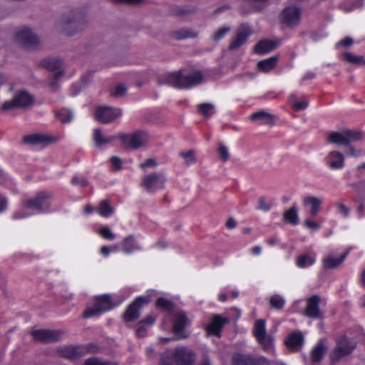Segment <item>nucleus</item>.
<instances>
[{
    "label": "nucleus",
    "instance_id": "30",
    "mask_svg": "<svg viewBox=\"0 0 365 365\" xmlns=\"http://www.w3.org/2000/svg\"><path fill=\"white\" fill-rule=\"evenodd\" d=\"M95 304L101 309L103 313L113 308L112 301L108 294L98 296L95 299Z\"/></svg>",
    "mask_w": 365,
    "mask_h": 365
},
{
    "label": "nucleus",
    "instance_id": "13",
    "mask_svg": "<svg viewBox=\"0 0 365 365\" xmlns=\"http://www.w3.org/2000/svg\"><path fill=\"white\" fill-rule=\"evenodd\" d=\"M282 21L289 27L299 25L301 19V10L296 6L286 7L282 12Z\"/></svg>",
    "mask_w": 365,
    "mask_h": 365
},
{
    "label": "nucleus",
    "instance_id": "59",
    "mask_svg": "<svg viewBox=\"0 0 365 365\" xmlns=\"http://www.w3.org/2000/svg\"><path fill=\"white\" fill-rule=\"evenodd\" d=\"M71 183L76 186H80L81 187H84L88 185V182L86 178H78L74 176L71 179Z\"/></svg>",
    "mask_w": 365,
    "mask_h": 365
},
{
    "label": "nucleus",
    "instance_id": "44",
    "mask_svg": "<svg viewBox=\"0 0 365 365\" xmlns=\"http://www.w3.org/2000/svg\"><path fill=\"white\" fill-rule=\"evenodd\" d=\"M346 138L351 142L361 141L364 138V133L359 130H345Z\"/></svg>",
    "mask_w": 365,
    "mask_h": 365
},
{
    "label": "nucleus",
    "instance_id": "53",
    "mask_svg": "<svg viewBox=\"0 0 365 365\" xmlns=\"http://www.w3.org/2000/svg\"><path fill=\"white\" fill-rule=\"evenodd\" d=\"M304 224L307 228L313 231L319 230L321 228V223L309 218L304 220Z\"/></svg>",
    "mask_w": 365,
    "mask_h": 365
},
{
    "label": "nucleus",
    "instance_id": "49",
    "mask_svg": "<svg viewBox=\"0 0 365 365\" xmlns=\"http://www.w3.org/2000/svg\"><path fill=\"white\" fill-rule=\"evenodd\" d=\"M233 365H250L253 359L245 355H236L232 358Z\"/></svg>",
    "mask_w": 365,
    "mask_h": 365
},
{
    "label": "nucleus",
    "instance_id": "6",
    "mask_svg": "<svg viewBox=\"0 0 365 365\" xmlns=\"http://www.w3.org/2000/svg\"><path fill=\"white\" fill-rule=\"evenodd\" d=\"M119 138L124 147L137 150L148 143L150 136L147 132L138 130L131 133L120 134Z\"/></svg>",
    "mask_w": 365,
    "mask_h": 365
},
{
    "label": "nucleus",
    "instance_id": "38",
    "mask_svg": "<svg viewBox=\"0 0 365 365\" xmlns=\"http://www.w3.org/2000/svg\"><path fill=\"white\" fill-rule=\"evenodd\" d=\"M342 56L346 61L351 64L362 65L365 63L364 58L362 56H355L350 52H344Z\"/></svg>",
    "mask_w": 365,
    "mask_h": 365
},
{
    "label": "nucleus",
    "instance_id": "56",
    "mask_svg": "<svg viewBox=\"0 0 365 365\" xmlns=\"http://www.w3.org/2000/svg\"><path fill=\"white\" fill-rule=\"evenodd\" d=\"M336 207L338 210V212L341 215V217L346 218L349 216L350 210L342 202H337Z\"/></svg>",
    "mask_w": 365,
    "mask_h": 365
},
{
    "label": "nucleus",
    "instance_id": "40",
    "mask_svg": "<svg viewBox=\"0 0 365 365\" xmlns=\"http://www.w3.org/2000/svg\"><path fill=\"white\" fill-rule=\"evenodd\" d=\"M284 220L292 224L297 225L298 223L297 210L295 207H292L284 213Z\"/></svg>",
    "mask_w": 365,
    "mask_h": 365
},
{
    "label": "nucleus",
    "instance_id": "39",
    "mask_svg": "<svg viewBox=\"0 0 365 365\" xmlns=\"http://www.w3.org/2000/svg\"><path fill=\"white\" fill-rule=\"evenodd\" d=\"M97 212L101 216L107 217L113 212V209L110 207L108 200H103L100 202Z\"/></svg>",
    "mask_w": 365,
    "mask_h": 365
},
{
    "label": "nucleus",
    "instance_id": "3",
    "mask_svg": "<svg viewBox=\"0 0 365 365\" xmlns=\"http://www.w3.org/2000/svg\"><path fill=\"white\" fill-rule=\"evenodd\" d=\"M195 353L186 347H177L173 351H165L161 356L160 365H192L195 361Z\"/></svg>",
    "mask_w": 365,
    "mask_h": 365
},
{
    "label": "nucleus",
    "instance_id": "10",
    "mask_svg": "<svg viewBox=\"0 0 365 365\" xmlns=\"http://www.w3.org/2000/svg\"><path fill=\"white\" fill-rule=\"evenodd\" d=\"M251 34V28L247 24H241L236 29L235 36L230 39L228 49L230 51L237 50L242 45L246 43Z\"/></svg>",
    "mask_w": 365,
    "mask_h": 365
},
{
    "label": "nucleus",
    "instance_id": "47",
    "mask_svg": "<svg viewBox=\"0 0 365 365\" xmlns=\"http://www.w3.org/2000/svg\"><path fill=\"white\" fill-rule=\"evenodd\" d=\"M198 111L206 117H210L215 113V106L212 103H202L198 106Z\"/></svg>",
    "mask_w": 365,
    "mask_h": 365
},
{
    "label": "nucleus",
    "instance_id": "31",
    "mask_svg": "<svg viewBox=\"0 0 365 365\" xmlns=\"http://www.w3.org/2000/svg\"><path fill=\"white\" fill-rule=\"evenodd\" d=\"M316 262L314 256L309 254H302L297 257L296 265L301 269L308 267L314 264Z\"/></svg>",
    "mask_w": 365,
    "mask_h": 365
},
{
    "label": "nucleus",
    "instance_id": "36",
    "mask_svg": "<svg viewBox=\"0 0 365 365\" xmlns=\"http://www.w3.org/2000/svg\"><path fill=\"white\" fill-rule=\"evenodd\" d=\"M173 37L177 40H182L188 38H196L197 33L189 29H182L173 33Z\"/></svg>",
    "mask_w": 365,
    "mask_h": 365
},
{
    "label": "nucleus",
    "instance_id": "33",
    "mask_svg": "<svg viewBox=\"0 0 365 365\" xmlns=\"http://www.w3.org/2000/svg\"><path fill=\"white\" fill-rule=\"evenodd\" d=\"M116 138L115 136L105 137L103 135L100 128L94 129L93 140L97 146H101L105 144L111 143Z\"/></svg>",
    "mask_w": 365,
    "mask_h": 365
},
{
    "label": "nucleus",
    "instance_id": "8",
    "mask_svg": "<svg viewBox=\"0 0 365 365\" xmlns=\"http://www.w3.org/2000/svg\"><path fill=\"white\" fill-rule=\"evenodd\" d=\"M165 180V177L163 173H153L143 178L141 185L148 192L154 193L164 187Z\"/></svg>",
    "mask_w": 365,
    "mask_h": 365
},
{
    "label": "nucleus",
    "instance_id": "57",
    "mask_svg": "<svg viewBox=\"0 0 365 365\" xmlns=\"http://www.w3.org/2000/svg\"><path fill=\"white\" fill-rule=\"evenodd\" d=\"M272 205L266 202L264 197H260L258 200V205L257 209L267 212L271 209Z\"/></svg>",
    "mask_w": 365,
    "mask_h": 365
},
{
    "label": "nucleus",
    "instance_id": "63",
    "mask_svg": "<svg viewBox=\"0 0 365 365\" xmlns=\"http://www.w3.org/2000/svg\"><path fill=\"white\" fill-rule=\"evenodd\" d=\"M346 154L349 156L358 157L361 155V152L360 150H356L353 146L349 145Z\"/></svg>",
    "mask_w": 365,
    "mask_h": 365
},
{
    "label": "nucleus",
    "instance_id": "60",
    "mask_svg": "<svg viewBox=\"0 0 365 365\" xmlns=\"http://www.w3.org/2000/svg\"><path fill=\"white\" fill-rule=\"evenodd\" d=\"M32 214L25 210H21L14 212L12 219L14 220H22L30 217Z\"/></svg>",
    "mask_w": 365,
    "mask_h": 365
},
{
    "label": "nucleus",
    "instance_id": "15",
    "mask_svg": "<svg viewBox=\"0 0 365 365\" xmlns=\"http://www.w3.org/2000/svg\"><path fill=\"white\" fill-rule=\"evenodd\" d=\"M229 322L230 320L227 317H222L219 314H213L210 323L206 325L205 329L209 334L220 337L222 328Z\"/></svg>",
    "mask_w": 365,
    "mask_h": 365
},
{
    "label": "nucleus",
    "instance_id": "61",
    "mask_svg": "<svg viewBox=\"0 0 365 365\" xmlns=\"http://www.w3.org/2000/svg\"><path fill=\"white\" fill-rule=\"evenodd\" d=\"M354 42V39L351 37L347 36L344 39L340 40L335 44L336 48H338L341 46L343 47H349L352 45Z\"/></svg>",
    "mask_w": 365,
    "mask_h": 365
},
{
    "label": "nucleus",
    "instance_id": "9",
    "mask_svg": "<svg viewBox=\"0 0 365 365\" xmlns=\"http://www.w3.org/2000/svg\"><path fill=\"white\" fill-rule=\"evenodd\" d=\"M16 41L27 49H34L39 45V39L31 29L23 28L18 31L16 34Z\"/></svg>",
    "mask_w": 365,
    "mask_h": 365
},
{
    "label": "nucleus",
    "instance_id": "45",
    "mask_svg": "<svg viewBox=\"0 0 365 365\" xmlns=\"http://www.w3.org/2000/svg\"><path fill=\"white\" fill-rule=\"evenodd\" d=\"M231 31L230 26H224L217 29L212 36V40L217 42L222 39Z\"/></svg>",
    "mask_w": 365,
    "mask_h": 365
},
{
    "label": "nucleus",
    "instance_id": "54",
    "mask_svg": "<svg viewBox=\"0 0 365 365\" xmlns=\"http://www.w3.org/2000/svg\"><path fill=\"white\" fill-rule=\"evenodd\" d=\"M127 91V87L123 84L116 86L114 90L111 92V95L114 97L123 96Z\"/></svg>",
    "mask_w": 365,
    "mask_h": 365
},
{
    "label": "nucleus",
    "instance_id": "19",
    "mask_svg": "<svg viewBox=\"0 0 365 365\" xmlns=\"http://www.w3.org/2000/svg\"><path fill=\"white\" fill-rule=\"evenodd\" d=\"M326 164L331 170L342 169L344 166V156L338 151H331L327 156Z\"/></svg>",
    "mask_w": 365,
    "mask_h": 365
},
{
    "label": "nucleus",
    "instance_id": "35",
    "mask_svg": "<svg viewBox=\"0 0 365 365\" xmlns=\"http://www.w3.org/2000/svg\"><path fill=\"white\" fill-rule=\"evenodd\" d=\"M252 334L256 339H259L262 336L267 334L266 322L264 319H258L255 322Z\"/></svg>",
    "mask_w": 365,
    "mask_h": 365
},
{
    "label": "nucleus",
    "instance_id": "4",
    "mask_svg": "<svg viewBox=\"0 0 365 365\" xmlns=\"http://www.w3.org/2000/svg\"><path fill=\"white\" fill-rule=\"evenodd\" d=\"M61 24L63 31L68 36H73L85 28L86 20L82 12L76 11L71 16L63 19Z\"/></svg>",
    "mask_w": 365,
    "mask_h": 365
},
{
    "label": "nucleus",
    "instance_id": "20",
    "mask_svg": "<svg viewBox=\"0 0 365 365\" xmlns=\"http://www.w3.org/2000/svg\"><path fill=\"white\" fill-rule=\"evenodd\" d=\"M304 336L301 331L290 333L284 341L286 346L293 351L299 350L304 345Z\"/></svg>",
    "mask_w": 365,
    "mask_h": 365
},
{
    "label": "nucleus",
    "instance_id": "41",
    "mask_svg": "<svg viewBox=\"0 0 365 365\" xmlns=\"http://www.w3.org/2000/svg\"><path fill=\"white\" fill-rule=\"evenodd\" d=\"M289 102L293 109L296 111L305 110L309 106V103L307 101H297V96L294 94L290 95Z\"/></svg>",
    "mask_w": 365,
    "mask_h": 365
},
{
    "label": "nucleus",
    "instance_id": "42",
    "mask_svg": "<svg viewBox=\"0 0 365 365\" xmlns=\"http://www.w3.org/2000/svg\"><path fill=\"white\" fill-rule=\"evenodd\" d=\"M286 303L284 297L279 294H274L269 298V304L272 308L275 309H282Z\"/></svg>",
    "mask_w": 365,
    "mask_h": 365
},
{
    "label": "nucleus",
    "instance_id": "5",
    "mask_svg": "<svg viewBox=\"0 0 365 365\" xmlns=\"http://www.w3.org/2000/svg\"><path fill=\"white\" fill-rule=\"evenodd\" d=\"M99 349L96 344H88L79 346H66L57 349L59 356L69 359H76L87 353H95Z\"/></svg>",
    "mask_w": 365,
    "mask_h": 365
},
{
    "label": "nucleus",
    "instance_id": "48",
    "mask_svg": "<svg viewBox=\"0 0 365 365\" xmlns=\"http://www.w3.org/2000/svg\"><path fill=\"white\" fill-rule=\"evenodd\" d=\"M361 0H347L341 5L342 9L346 12H350L357 8L361 7Z\"/></svg>",
    "mask_w": 365,
    "mask_h": 365
},
{
    "label": "nucleus",
    "instance_id": "52",
    "mask_svg": "<svg viewBox=\"0 0 365 365\" xmlns=\"http://www.w3.org/2000/svg\"><path fill=\"white\" fill-rule=\"evenodd\" d=\"M180 155L185 160L187 165H191L195 163V158L194 155V152L192 150H189L187 152H182L180 153Z\"/></svg>",
    "mask_w": 365,
    "mask_h": 365
},
{
    "label": "nucleus",
    "instance_id": "21",
    "mask_svg": "<svg viewBox=\"0 0 365 365\" xmlns=\"http://www.w3.org/2000/svg\"><path fill=\"white\" fill-rule=\"evenodd\" d=\"M56 140V138L43 134H33L25 136L24 138V142L30 145L48 144Z\"/></svg>",
    "mask_w": 365,
    "mask_h": 365
},
{
    "label": "nucleus",
    "instance_id": "11",
    "mask_svg": "<svg viewBox=\"0 0 365 365\" xmlns=\"http://www.w3.org/2000/svg\"><path fill=\"white\" fill-rule=\"evenodd\" d=\"M122 115L120 108L110 106H100L95 113V118L100 123H109Z\"/></svg>",
    "mask_w": 365,
    "mask_h": 365
},
{
    "label": "nucleus",
    "instance_id": "18",
    "mask_svg": "<svg viewBox=\"0 0 365 365\" xmlns=\"http://www.w3.org/2000/svg\"><path fill=\"white\" fill-rule=\"evenodd\" d=\"M354 344H350L348 340L342 341L331 354V360L332 362L338 361L341 357L349 354L354 349Z\"/></svg>",
    "mask_w": 365,
    "mask_h": 365
},
{
    "label": "nucleus",
    "instance_id": "64",
    "mask_svg": "<svg viewBox=\"0 0 365 365\" xmlns=\"http://www.w3.org/2000/svg\"><path fill=\"white\" fill-rule=\"evenodd\" d=\"M110 161H111L112 165L114 168H115L116 170L121 169L122 161H121L120 158H119L116 156H113L111 158Z\"/></svg>",
    "mask_w": 365,
    "mask_h": 365
},
{
    "label": "nucleus",
    "instance_id": "34",
    "mask_svg": "<svg viewBox=\"0 0 365 365\" xmlns=\"http://www.w3.org/2000/svg\"><path fill=\"white\" fill-rule=\"evenodd\" d=\"M135 238L133 236L125 237L122 242V251L125 254H130L133 251L138 250Z\"/></svg>",
    "mask_w": 365,
    "mask_h": 365
},
{
    "label": "nucleus",
    "instance_id": "24",
    "mask_svg": "<svg viewBox=\"0 0 365 365\" xmlns=\"http://www.w3.org/2000/svg\"><path fill=\"white\" fill-rule=\"evenodd\" d=\"M250 118L259 125H271L274 122V115L263 110L252 113Z\"/></svg>",
    "mask_w": 365,
    "mask_h": 365
},
{
    "label": "nucleus",
    "instance_id": "32",
    "mask_svg": "<svg viewBox=\"0 0 365 365\" xmlns=\"http://www.w3.org/2000/svg\"><path fill=\"white\" fill-rule=\"evenodd\" d=\"M256 340L265 351L271 353L274 351V339L271 334H267Z\"/></svg>",
    "mask_w": 365,
    "mask_h": 365
},
{
    "label": "nucleus",
    "instance_id": "50",
    "mask_svg": "<svg viewBox=\"0 0 365 365\" xmlns=\"http://www.w3.org/2000/svg\"><path fill=\"white\" fill-rule=\"evenodd\" d=\"M103 314L101 309L95 304L93 307H87L83 312L84 318L98 317Z\"/></svg>",
    "mask_w": 365,
    "mask_h": 365
},
{
    "label": "nucleus",
    "instance_id": "43",
    "mask_svg": "<svg viewBox=\"0 0 365 365\" xmlns=\"http://www.w3.org/2000/svg\"><path fill=\"white\" fill-rule=\"evenodd\" d=\"M56 118L62 123H69L73 119V113L68 109H61L56 113Z\"/></svg>",
    "mask_w": 365,
    "mask_h": 365
},
{
    "label": "nucleus",
    "instance_id": "23",
    "mask_svg": "<svg viewBox=\"0 0 365 365\" xmlns=\"http://www.w3.org/2000/svg\"><path fill=\"white\" fill-rule=\"evenodd\" d=\"M322 200L317 197L307 196L303 199V205L310 207L309 213L312 217H316L320 211Z\"/></svg>",
    "mask_w": 365,
    "mask_h": 365
},
{
    "label": "nucleus",
    "instance_id": "29",
    "mask_svg": "<svg viewBox=\"0 0 365 365\" xmlns=\"http://www.w3.org/2000/svg\"><path fill=\"white\" fill-rule=\"evenodd\" d=\"M346 256V253L341 255L339 257L333 255H328L323 259V264L325 269H334L342 263Z\"/></svg>",
    "mask_w": 365,
    "mask_h": 365
},
{
    "label": "nucleus",
    "instance_id": "27",
    "mask_svg": "<svg viewBox=\"0 0 365 365\" xmlns=\"http://www.w3.org/2000/svg\"><path fill=\"white\" fill-rule=\"evenodd\" d=\"M328 141L336 145H349L350 140L345 135V130L342 133L331 132L328 135Z\"/></svg>",
    "mask_w": 365,
    "mask_h": 365
},
{
    "label": "nucleus",
    "instance_id": "14",
    "mask_svg": "<svg viewBox=\"0 0 365 365\" xmlns=\"http://www.w3.org/2000/svg\"><path fill=\"white\" fill-rule=\"evenodd\" d=\"M31 334L36 341L51 343L60 340L63 336V332L60 330L37 329L33 331Z\"/></svg>",
    "mask_w": 365,
    "mask_h": 365
},
{
    "label": "nucleus",
    "instance_id": "26",
    "mask_svg": "<svg viewBox=\"0 0 365 365\" xmlns=\"http://www.w3.org/2000/svg\"><path fill=\"white\" fill-rule=\"evenodd\" d=\"M278 57L272 56L267 59L260 61L257 63V69L263 73H268L274 69L277 64Z\"/></svg>",
    "mask_w": 365,
    "mask_h": 365
},
{
    "label": "nucleus",
    "instance_id": "51",
    "mask_svg": "<svg viewBox=\"0 0 365 365\" xmlns=\"http://www.w3.org/2000/svg\"><path fill=\"white\" fill-rule=\"evenodd\" d=\"M84 365H118L116 363H112L107 361H103L97 357H91L87 359Z\"/></svg>",
    "mask_w": 365,
    "mask_h": 365
},
{
    "label": "nucleus",
    "instance_id": "1",
    "mask_svg": "<svg viewBox=\"0 0 365 365\" xmlns=\"http://www.w3.org/2000/svg\"><path fill=\"white\" fill-rule=\"evenodd\" d=\"M203 75L200 71L187 68L168 73L165 77V81L168 85L173 88L187 89L199 85L203 81Z\"/></svg>",
    "mask_w": 365,
    "mask_h": 365
},
{
    "label": "nucleus",
    "instance_id": "12",
    "mask_svg": "<svg viewBox=\"0 0 365 365\" xmlns=\"http://www.w3.org/2000/svg\"><path fill=\"white\" fill-rule=\"evenodd\" d=\"M150 297L148 296H140L135 299L132 302L125 312L124 313V320L125 322H133L140 315V308L145 304L150 302Z\"/></svg>",
    "mask_w": 365,
    "mask_h": 365
},
{
    "label": "nucleus",
    "instance_id": "37",
    "mask_svg": "<svg viewBox=\"0 0 365 365\" xmlns=\"http://www.w3.org/2000/svg\"><path fill=\"white\" fill-rule=\"evenodd\" d=\"M41 65L48 70L54 71L58 70L61 67L62 61L56 58H48L41 61Z\"/></svg>",
    "mask_w": 365,
    "mask_h": 365
},
{
    "label": "nucleus",
    "instance_id": "25",
    "mask_svg": "<svg viewBox=\"0 0 365 365\" xmlns=\"http://www.w3.org/2000/svg\"><path fill=\"white\" fill-rule=\"evenodd\" d=\"M277 47L274 41L271 40H262L259 41L254 48V51L257 54H264L270 52Z\"/></svg>",
    "mask_w": 365,
    "mask_h": 365
},
{
    "label": "nucleus",
    "instance_id": "55",
    "mask_svg": "<svg viewBox=\"0 0 365 365\" xmlns=\"http://www.w3.org/2000/svg\"><path fill=\"white\" fill-rule=\"evenodd\" d=\"M99 233L102 237H103L106 240H113L115 237V234L113 233L112 231L110 230V229L108 227L101 228L99 231Z\"/></svg>",
    "mask_w": 365,
    "mask_h": 365
},
{
    "label": "nucleus",
    "instance_id": "22",
    "mask_svg": "<svg viewBox=\"0 0 365 365\" xmlns=\"http://www.w3.org/2000/svg\"><path fill=\"white\" fill-rule=\"evenodd\" d=\"M327 347L323 341H319L312 349L310 353L311 361L313 364L319 363L327 352Z\"/></svg>",
    "mask_w": 365,
    "mask_h": 365
},
{
    "label": "nucleus",
    "instance_id": "46",
    "mask_svg": "<svg viewBox=\"0 0 365 365\" xmlns=\"http://www.w3.org/2000/svg\"><path fill=\"white\" fill-rule=\"evenodd\" d=\"M155 305L158 308L165 311H171L174 307V304L172 301L164 297L158 298L156 301Z\"/></svg>",
    "mask_w": 365,
    "mask_h": 365
},
{
    "label": "nucleus",
    "instance_id": "62",
    "mask_svg": "<svg viewBox=\"0 0 365 365\" xmlns=\"http://www.w3.org/2000/svg\"><path fill=\"white\" fill-rule=\"evenodd\" d=\"M147 329L143 324H140L136 329V335L138 337H144L146 335Z\"/></svg>",
    "mask_w": 365,
    "mask_h": 365
},
{
    "label": "nucleus",
    "instance_id": "58",
    "mask_svg": "<svg viewBox=\"0 0 365 365\" xmlns=\"http://www.w3.org/2000/svg\"><path fill=\"white\" fill-rule=\"evenodd\" d=\"M218 153L223 162H226L229 159L230 153L228 148L226 146L220 145L218 148Z\"/></svg>",
    "mask_w": 365,
    "mask_h": 365
},
{
    "label": "nucleus",
    "instance_id": "16",
    "mask_svg": "<svg viewBox=\"0 0 365 365\" xmlns=\"http://www.w3.org/2000/svg\"><path fill=\"white\" fill-rule=\"evenodd\" d=\"M320 298L317 295L309 297L307 301L304 314L312 319H321L323 313L319 309Z\"/></svg>",
    "mask_w": 365,
    "mask_h": 365
},
{
    "label": "nucleus",
    "instance_id": "17",
    "mask_svg": "<svg viewBox=\"0 0 365 365\" xmlns=\"http://www.w3.org/2000/svg\"><path fill=\"white\" fill-rule=\"evenodd\" d=\"M173 331L174 333L179 336V338H185L184 331L186 326L189 324V320L184 312H178L173 317Z\"/></svg>",
    "mask_w": 365,
    "mask_h": 365
},
{
    "label": "nucleus",
    "instance_id": "28",
    "mask_svg": "<svg viewBox=\"0 0 365 365\" xmlns=\"http://www.w3.org/2000/svg\"><path fill=\"white\" fill-rule=\"evenodd\" d=\"M196 11V8L193 6H174L171 9L173 15L180 17H188Z\"/></svg>",
    "mask_w": 365,
    "mask_h": 365
},
{
    "label": "nucleus",
    "instance_id": "7",
    "mask_svg": "<svg viewBox=\"0 0 365 365\" xmlns=\"http://www.w3.org/2000/svg\"><path fill=\"white\" fill-rule=\"evenodd\" d=\"M34 101V98L30 93L21 91L17 92L11 100L6 101L1 108L3 110H9L16 108H27L33 104Z\"/></svg>",
    "mask_w": 365,
    "mask_h": 365
},
{
    "label": "nucleus",
    "instance_id": "2",
    "mask_svg": "<svg viewBox=\"0 0 365 365\" xmlns=\"http://www.w3.org/2000/svg\"><path fill=\"white\" fill-rule=\"evenodd\" d=\"M53 195L51 192L43 190L37 192L32 197L22 201L25 208L32 211L34 215H42L51 212Z\"/></svg>",
    "mask_w": 365,
    "mask_h": 365
}]
</instances>
